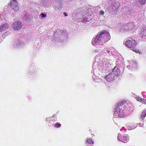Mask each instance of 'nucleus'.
Listing matches in <instances>:
<instances>
[{
	"label": "nucleus",
	"instance_id": "1",
	"mask_svg": "<svg viewBox=\"0 0 146 146\" xmlns=\"http://www.w3.org/2000/svg\"><path fill=\"white\" fill-rule=\"evenodd\" d=\"M110 38L109 33L106 31L99 32L96 37L92 40V43L94 45H102L108 41Z\"/></svg>",
	"mask_w": 146,
	"mask_h": 146
},
{
	"label": "nucleus",
	"instance_id": "2",
	"mask_svg": "<svg viewBox=\"0 0 146 146\" xmlns=\"http://www.w3.org/2000/svg\"><path fill=\"white\" fill-rule=\"evenodd\" d=\"M124 44L128 48H132V50L133 51L135 52L136 53L138 52V51L136 50V49L135 48H133L136 46L137 43L132 38H128Z\"/></svg>",
	"mask_w": 146,
	"mask_h": 146
},
{
	"label": "nucleus",
	"instance_id": "3",
	"mask_svg": "<svg viewBox=\"0 0 146 146\" xmlns=\"http://www.w3.org/2000/svg\"><path fill=\"white\" fill-rule=\"evenodd\" d=\"M126 102V101L125 100H123L122 101L119 102L118 103H117V106L115 108V110L113 115V116L115 117H118V115H119L118 111L119 109L120 108V106H121L122 105L123 106L124 105Z\"/></svg>",
	"mask_w": 146,
	"mask_h": 146
},
{
	"label": "nucleus",
	"instance_id": "4",
	"mask_svg": "<svg viewBox=\"0 0 146 146\" xmlns=\"http://www.w3.org/2000/svg\"><path fill=\"white\" fill-rule=\"evenodd\" d=\"M119 6V4L116 1H114L111 6L108 8V9L110 12L113 11L115 13H116L117 12V10Z\"/></svg>",
	"mask_w": 146,
	"mask_h": 146
},
{
	"label": "nucleus",
	"instance_id": "5",
	"mask_svg": "<svg viewBox=\"0 0 146 146\" xmlns=\"http://www.w3.org/2000/svg\"><path fill=\"white\" fill-rule=\"evenodd\" d=\"M129 136L127 134H124L123 136H121V134L119 133L118 135L117 139L124 143H127L129 140Z\"/></svg>",
	"mask_w": 146,
	"mask_h": 146
},
{
	"label": "nucleus",
	"instance_id": "6",
	"mask_svg": "<svg viewBox=\"0 0 146 146\" xmlns=\"http://www.w3.org/2000/svg\"><path fill=\"white\" fill-rule=\"evenodd\" d=\"M14 43L12 46V47L14 49H17L21 47V46L23 43L20 40L15 39L14 40Z\"/></svg>",
	"mask_w": 146,
	"mask_h": 146
},
{
	"label": "nucleus",
	"instance_id": "7",
	"mask_svg": "<svg viewBox=\"0 0 146 146\" xmlns=\"http://www.w3.org/2000/svg\"><path fill=\"white\" fill-rule=\"evenodd\" d=\"M22 26V24L20 21H17L13 23L12 27L15 31L19 30Z\"/></svg>",
	"mask_w": 146,
	"mask_h": 146
},
{
	"label": "nucleus",
	"instance_id": "8",
	"mask_svg": "<svg viewBox=\"0 0 146 146\" xmlns=\"http://www.w3.org/2000/svg\"><path fill=\"white\" fill-rule=\"evenodd\" d=\"M120 73V69L118 68L116 66L113 69V71L111 72V74L113 75L114 79H116L119 75Z\"/></svg>",
	"mask_w": 146,
	"mask_h": 146
},
{
	"label": "nucleus",
	"instance_id": "9",
	"mask_svg": "<svg viewBox=\"0 0 146 146\" xmlns=\"http://www.w3.org/2000/svg\"><path fill=\"white\" fill-rule=\"evenodd\" d=\"M18 2L16 0H12L11 1V6L14 11H17L19 9V7L18 5Z\"/></svg>",
	"mask_w": 146,
	"mask_h": 146
},
{
	"label": "nucleus",
	"instance_id": "10",
	"mask_svg": "<svg viewBox=\"0 0 146 146\" xmlns=\"http://www.w3.org/2000/svg\"><path fill=\"white\" fill-rule=\"evenodd\" d=\"M134 26L133 23L132 22L126 24L124 27V32H126L127 31L131 30L133 29Z\"/></svg>",
	"mask_w": 146,
	"mask_h": 146
},
{
	"label": "nucleus",
	"instance_id": "11",
	"mask_svg": "<svg viewBox=\"0 0 146 146\" xmlns=\"http://www.w3.org/2000/svg\"><path fill=\"white\" fill-rule=\"evenodd\" d=\"M22 20L23 22H27L30 21H31V17L29 14L28 13H25L23 17Z\"/></svg>",
	"mask_w": 146,
	"mask_h": 146
},
{
	"label": "nucleus",
	"instance_id": "12",
	"mask_svg": "<svg viewBox=\"0 0 146 146\" xmlns=\"http://www.w3.org/2000/svg\"><path fill=\"white\" fill-rule=\"evenodd\" d=\"M113 77L114 76H113V75L111 74V73L110 74H109L108 75L106 76L105 77V79L107 80V81L110 82L115 80L114 79Z\"/></svg>",
	"mask_w": 146,
	"mask_h": 146
},
{
	"label": "nucleus",
	"instance_id": "13",
	"mask_svg": "<svg viewBox=\"0 0 146 146\" xmlns=\"http://www.w3.org/2000/svg\"><path fill=\"white\" fill-rule=\"evenodd\" d=\"M89 16H83L80 19V21L83 22L84 23L86 22H89L90 20L89 19Z\"/></svg>",
	"mask_w": 146,
	"mask_h": 146
},
{
	"label": "nucleus",
	"instance_id": "14",
	"mask_svg": "<svg viewBox=\"0 0 146 146\" xmlns=\"http://www.w3.org/2000/svg\"><path fill=\"white\" fill-rule=\"evenodd\" d=\"M120 108L119 109L118 111L119 115H118V116L119 117H123L124 116V115L123 113V110L122 109V107L123 108V107L122 106V105H121V106H120Z\"/></svg>",
	"mask_w": 146,
	"mask_h": 146
},
{
	"label": "nucleus",
	"instance_id": "15",
	"mask_svg": "<svg viewBox=\"0 0 146 146\" xmlns=\"http://www.w3.org/2000/svg\"><path fill=\"white\" fill-rule=\"evenodd\" d=\"M9 27V25L7 24H3L0 27V31L2 32L4 30H6Z\"/></svg>",
	"mask_w": 146,
	"mask_h": 146
},
{
	"label": "nucleus",
	"instance_id": "16",
	"mask_svg": "<svg viewBox=\"0 0 146 146\" xmlns=\"http://www.w3.org/2000/svg\"><path fill=\"white\" fill-rule=\"evenodd\" d=\"M56 7L58 9H60L62 7V4L60 1H57L56 5Z\"/></svg>",
	"mask_w": 146,
	"mask_h": 146
},
{
	"label": "nucleus",
	"instance_id": "17",
	"mask_svg": "<svg viewBox=\"0 0 146 146\" xmlns=\"http://www.w3.org/2000/svg\"><path fill=\"white\" fill-rule=\"evenodd\" d=\"M146 115V110H144L141 113V118L143 119L145 116Z\"/></svg>",
	"mask_w": 146,
	"mask_h": 146
},
{
	"label": "nucleus",
	"instance_id": "18",
	"mask_svg": "<svg viewBox=\"0 0 146 146\" xmlns=\"http://www.w3.org/2000/svg\"><path fill=\"white\" fill-rule=\"evenodd\" d=\"M141 34L142 37L146 36V29H144L141 31Z\"/></svg>",
	"mask_w": 146,
	"mask_h": 146
},
{
	"label": "nucleus",
	"instance_id": "19",
	"mask_svg": "<svg viewBox=\"0 0 146 146\" xmlns=\"http://www.w3.org/2000/svg\"><path fill=\"white\" fill-rule=\"evenodd\" d=\"M133 12L131 9H129L128 11H127V14L129 15L133 14Z\"/></svg>",
	"mask_w": 146,
	"mask_h": 146
},
{
	"label": "nucleus",
	"instance_id": "20",
	"mask_svg": "<svg viewBox=\"0 0 146 146\" xmlns=\"http://www.w3.org/2000/svg\"><path fill=\"white\" fill-rule=\"evenodd\" d=\"M110 50H111L108 48H106L104 50V52L105 53L107 52L108 53H110L111 52Z\"/></svg>",
	"mask_w": 146,
	"mask_h": 146
},
{
	"label": "nucleus",
	"instance_id": "21",
	"mask_svg": "<svg viewBox=\"0 0 146 146\" xmlns=\"http://www.w3.org/2000/svg\"><path fill=\"white\" fill-rule=\"evenodd\" d=\"M146 2V0H140V3L142 5H144Z\"/></svg>",
	"mask_w": 146,
	"mask_h": 146
},
{
	"label": "nucleus",
	"instance_id": "22",
	"mask_svg": "<svg viewBox=\"0 0 146 146\" xmlns=\"http://www.w3.org/2000/svg\"><path fill=\"white\" fill-rule=\"evenodd\" d=\"M92 140L91 139H89L87 140V142L88 143L91 144L92 143Z\"/></svg>",
	"mask_w": 146,
	"mask_h": 146
},
{
	"label": "nucleus",
	"instance_id": "23",
	"mask_svg": "<svg viewBox=\"0 0 146 146\" xmlns=\"http://www.w3.org/2000/svg\"><path fill=\"white\" fill-rule=\"evenodd\" d=\"M40 16H41L42 18H45L46 17V14H43L42 13H41L40 14Z\"/></svg>",
	"mask_w": 146,
	"mask_h": 146
},
{
	"label": "nucleus",
	"instance_id": "24",
	"mask_svg": "<svg viewBox=\"0 0 146 146\" xmlns=\"http://www.w3.org/2000/svg\"><path fill=\"white\" fill-rule=\"evenodd\" d=\"M61 125L60 123H56L55 124V127H58L60 126Z\"/></svg>",
	"mask_w": 146,
	"mask_h": 146
},
{
	"label": "nucleus",
	"instance_id": "25",
	"mask_svg": "<svg viewBox=\"0 0 146 146\" xmlns=\"http://www.w3.org/2000/svg\"><path fill=\"white\" fill-rule=\"evenodd\" d=\"M100 14L102 15H103L104 14V12L102 10H101L100 12Z\"/></svg>",
	"mask_w": 146,
	"mask_h": 146
},
{
	"label": "nucleus",
	"instance_id": "26",
	"mask_svg": "<svg viewBox=\"0 0 146 146\" xmlns=\"http://www.w3.org/2000/svg\"><path fill=\"white\" fill-rule=\"evenodd\" d=\"M142 102V103L143 104H146V99H144L143 98H142V100L141 101Z\"/></svg>",
	"mask_w": 146,
	"mask_h": 146
},
{
	"label": "nucleus",
	"instance_id": "27",
	"mask_svg": "<svg viewBox=\"0 0 146 146\" xmlns=\"http://www.w3.org/2000/svg\"><path fill=\"white\" fill-rule=\"evenodd\" d=\"M142 98H141L139 97H137L136 99L139 102H141L142 100Z\"/></svg>",
	"mask_w": 146,
	"mask_h": 146
},
{
	"label": "nucleus",
	"instance_id": "28",
	"mask_svg": "<svg viewBox=\"0 0 146 146\" xmlns=\"http://www.w3.org/2000/svg\"><path fill=\"white\" fill-rule=\"evenodd\" d=\"M64 15L66 17L67 16V14H66L65 13H64Z\"/></svg>",
	"mask_w": 146,
	"mask_h": 146
},
{
	"label": "nucleus",
	"instance_id": "29",
	"mask_svg": "<svg viewBox=\"0 0 146 146\" xmlns=\"http://www.w3.org/2000/svg\"><path fill=\"white\" fill-rule=\"evenodd\" d=\"M127 67L129 69V68H130V66H127Z\"/></svg>",
	"mask_w": 146,
	"mask_h": 146
},
{
	"label": "nucleus",
	"instance_id": "30",
	"mask_svg": "<svg viewBox=\"0 0 146 146\" xmlns=\"http://www.w3.org/2000/svg\"><path fill=\"white\" fill-rule=\"evenodd\" d=\"M124 127H123L121 129V131L122 129H124Z\"/></svg>",
	"mask_w": 146,
	"mask_h": 146
}]
</instances>
